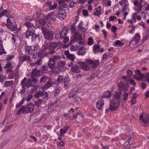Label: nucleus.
I'll use <instances>...</instances> for the list:
<instances>
[{
    "mask_svg": "<svg viewBox=\"0 0 149 149\" xmlns=\"http://www.w3.org/2000/svg\"><path fill=\"white\" fill-rule=\"evenodd\" d=\"M128 94L126 93H124L123 94V97L124 100L126 101L127 100L128 97Z\"/></svg>",
    "mask_w": 149,
    "mask_h": 149,
    "instance_id": "nucleus-63",
    "label": "nucleus"
},
{
    "mask_svg": "<svg viewBox=\"0 0 149 149\" xmlns=\"http://www.w3.org/2000/svg\"><path fill=\"white\" fill-rule=\"evenodd\" d=\"M140 38V36L139 33L136 34L134 36V38L132 39L130 42V44L132 42L135 41V43L136 44L139 41Z\"/></svg>",
    "mask_w": 149,
    "mask_h": 149,
    "instance_id": "nucleus-20",
    "label": "nucleus"
},
{
    "mask_svg": "<svg viewBox=\"0 0 149 149\" xmlns=\"http://www.w3.org/2000/svg\"><path fill=\"white\" fill-rule=\"evenodd\" d=\"M34 32V30L29 29L26 30L25 33V36L27 38H28L29 36H32Z\"/></svg>",
    "mask_w": 149,
    "mask_h": 149,
    "instance_id": "nucleus-29",
    "label": "nucleus"
},
{
    "mask_svg": "<svg viewBox=\"0 0 149 149\" xmlns=\"http://www.w3.org/2000/svg\"><path fill=\"white\" fill-rule=\"evenodd\" d=\"M63 76L61 75L58 76L57 79V81L59 83H61L63 82Z\"/></svg>",
    "mask_w": 149,
    "mask_h": 149,
    "instance_id": "nucleus-49",
    "label": "nucleus"
},
{
    "mask_svg": "<svg viewBox=\"0 0 149 149\" xmlns=\"http://www.w3.org/2000/svg\"><path fill=\"white\" fill-rule=\"evenodd\" d=\"M60 91V90L58 88H56L54 91V95L57 96Z\"/></svg>",
    "mask_w": 149,
    "mask_h": 149,
    "instance_id": "nucleus-53",
    "label": "nucleus"
},
{
    "mask_svg": "<svg viewBox=\"0 0 149 149\" xmlns=\"http://www.w3.org/2000/svg\"><path fill=\"white\" fill-rule=\"evenodd\" d=\"M81 101V98L78 97H75L74 99V101L75 103L79 102Z\"/></svg>",
    "mask_w": 149,
    "mask_h": 149,
    "instance_id": "nucleus-62",
    "label": "nucleus"
},
{
    "mask_svg": "<svg viewBox=\"0 0 149 149\" xmlns=\"http://www.w3.org/2000/svg\"><path fill=\"white\" fill-rule=\"evenodd\" d=\"M42 60V57H40L38 60L35 62L33 63H30V65L32 67H38L39 65H41L42 64L41 61Z\"/></svg>",
    "mask_w": 149,
    "mask_h": 149,
    "instance_id": "nucleus-22",
    "label": "nucleus"
},
{
    "mask_svg": "<svg viewBox=\"0 0 149 149\" xmlns=\"http://www.w3.org/2000/svg\"><path fill=\"white\" fill-rule=\"evenodd\" d=\"M124 43L119 40L116 41L115 42V45L116 46L121 47L123 45Z\"/></svg>",
    "mask_w": 149,
    "mask_h": 149,
    "instance_id": "nucleus-41",
    "label": "nucleus"
},
{
    "mask_svg": "<svg viewBox=\"0 0 149 149\" xmlns=\"http://www.w3.org/2000/svg\"><path fill=\"white\" fill-rule=\"evenodd\" d=\"M55 62L54 60L52 58H50L49 59L48 66L49 68L51 69H53L55 66Z\"/></svg>",
    "mask_w": 149,
    "mask_h": 149,
    "instance_id": "nucleus-21",
    "label": "nucleus"
},
{
    "mask_svg": "<svg viewBox=\"0 0 149 149\" xmlns=\"http://www.w3.org/2000/svg\"><path fill=\"white\" fill-rule=\"evenodd\" d=\"M68 127L67 126L64 127L63 129H61L60 130V134L61 136L63 135L65 133L66 131L68 129Z\"/></svg>",
    "mask_w": 149,
    "mask_h": 149,
    "instance_id": "nucleus-34",
    "label": "nucleus"
},
{
    "mask_svg": "<svg viewBox=\"0 0 149 149\" xmlns=\"http://www.w3.org/2000/svg\"><path fill=\"white\" fill-rule=\"evenodd\" d=\"M13 68V66L11 64V63L8 62L7 63L5 64L4 66V68L6 69H8L9 68Z\"/></svg>",
    "mask_w": 149,
    "mask_h": 149,
    "instance_id": "nucleus-45",
    "label": "nucleus"
},
{
    "mask_svg": "<svg viewBox=\"0 0 149 149\" xmlns=\"http://www.w3.org/2000/svg\"><path fill=\"white\" fill-rule=\"evenodd\" d=\"M71 0H59V3L60 5V7H59V10H64L63 8H66L68 7L67 4L66 3H63L61 4L62 3L64 2H68Z\"/></svg>",
    "mask_w": 149,
    "mask_h": 149,
    "instance_id": "nucleus-13",
    "label": "nucleus"
},
{
    "mask_svg": "<svg viewBox=\"0 0 149 149\" xmlns=\"http://www.w3.org/2000/svg\"><path fill=\"white\" fill-rule=\"evenodd\" d=\"M24 24L28 28H29L33 26V23H30L29 22H25Z\"/></svg>",
    "mask_w": 149,
    "mask_h": 149,
    "instance_id": "nucleus-50",
    "label": "nucleus"
},
{
    "mask_svg": "<svg viewBox=\"0 0 149 149\" xmlns=\"http://www.w3.org/2000/svg\"><path fill=\"white\" fill-rule=\"evenodd\" d=\"M34 105L32 103H30L26 106H23L17 112L16 114L18 115L21 112L23 113H31L34 110Z\"/></svg>",
    "mask_w": 149,
    "mask_h": 149,
    "instance_id": "nucleus-1",
    "label": "nucleus"
},
{
    "mask_svg": "<svg viewBox=\"0 0 149 149\" xmlns=\"http://www.w3.org/2000/svg\"><path fill=\"white\" fill-rule=\"evenodd\" d=\"M6 52L5 51L2 44L0 45V55H2L3 54H6Z\"/></svg>",
    "mask_w": 149,
    "mask_h": 149,
    "instance_id": "nucleus-38",
    "label": "nucleus"
},
{
    "mask_svg": "<svg viewBox=\"0 0 149 149\" xmlns=\"http://www.w3.org/2000/svg\"><path fill=\"white\" fill-rule=\"evenodd\" d=\"M48 77L46 75L43 76L40 78V83H44L47 79Z\"/></svg>",
    "mask_w": 149,
    "mask_h": 149,
    "instance_id": "nucleus-44",
    "label": "nucleus"
},
{
    "mask_svg": "<svg viewBox=\"0 0 149 149\" xmlns=\"http://www.w3.org/2000/svg\"><path fill=\"white\" fill-rule=\"evenodd\" d=\"M68 28L66 27H64L60 33V37L63 39L67 34Z\"/></svg>",
    "mask_w": 149,
    "mask_h": 149,
    "instance_id": "nucleus-19",
    "label": "nucleus"
},
{
    "mask_svg": "<svg viewBox=\"0 0 149 149\" xmlns=\"http://www.w3.org/2000/svg\"><path fill=\"white\" fill-rule=\"evenodd\" d=\"M78 48V46L77 45L71 46L70 48L71 51H76Z\"/></svg>",
    "mask_w": 149,
    "mask_h": 149,
    "instance_id": "nucleus-52",
    "label": "nucleus"
},
{
    "mask_svg": "<svg viewBox=\"0 0 149 149\" xmlns=\"http://www.w3.org/2000/svg\"><path fill=\"white\" fill-rule=\"evenodd\" d=\"M88 44L91 45L94 44V40L91 37H89L88 39Z\"/></svg>",
    "mask_w": 149,
    "mask_h": 149,
    "instance_id": "nucleus-47",
    "label": "nucleus"
},
{
    "mask_svg": "<svg viewBox=\"0 0 149 149\" xmlns=\"http://www.w3.org/2000/svg\"><path fill=\"white\" fill-rule=\"evenodd\" d=\"M42 33H43L45 39L50 40H52L53 39L54 33L52 31H48L43 28H42Z\"/></svg>",
    "mask_w": 149,
    "mask_h": 149,
    "instance_id": "nucleus-2",
    "label": "nucleus"
},
{
    "mask_svg": "<svg viewBox=\"0 0 149 149\" xmlns=\"http://www.w3.org/2000/svg\"><path fill=\"white\" fill-rule=\"evenodd\" d=\"M123 78L124 79V82L126 85L128 87V86L130 84H133L134 86H135L136 83L134 82V81L132 79H127V77L125 76H123Z\"/></svg>",
    "mask_w": 149,
    "mask_h": 149,
    "instance_id": "nucleus-16",
    "label": "nucleus"
},
{
    "mask_svg": "<svg viewBox=\"0 0 149 149\" xmlns=\"http://www.w3.org/2000/svg\"><path fill=\"white\" fill-rule=\"evenodd\" d=\"M127 86L125 82H121L118 85V88L120 91H126L128 90Z\"/></svg>",
    "mask_w": 149,
    "mask_h": 149,
    "instance_id": "nucleus-15",
    "label": "nucleus"
},
{
    "mask_svg": "<svg viewBox=\"0 0 149 149\" xmlns=\"http://www.w3.org/2000/svg\"><path fill=\"white\" fill-rule=\"evenodd\" d=\"M86 53V48L83 47H80L77 52V54L79 55L83 56Z\"/></svg>",
    "mask_w": 149,
    "mask_h": 149,
    "instance_id": "nucleus-24",
    "label": "nucleus"
},
{
    "mask_svg": "<svg viewBox=\"0 0 149 149\" xmlns=\"http://www.w3.org/2000/svg\"><path fill=\"white\" fill-rule=\"evenodd\" d=\"M142 7L139 5L138 6L135 8V10L137 12V13H139L141 11H142L141 9Z\"/></svg>",
    "mask_w": 149,
    "mask_h": 149,
    "instance_id": "nucleus-46",
    "label": "nucleus"
},
{
    "mask_svg": "<svg viewBox=\"0 0 149 149\" xmlns=\"http://www.w3.org/2000/svg\"><path fill=\"white\" fill-rule=\"evenodd\" d=\"M59 45L58 42H50L48 45L49 51L48 53L50 54H53L55 52V49Z\"/></svg>",
    "mask_w": 149,
    "mask_h": 149,
    "instance_id": "nucleus-4",
    "label": "nucleus"
},
{
    "mask_svg": "<svg viewBox=\"0 0 149 149\" xmlns=\"http://www.w3.org/2000/svg\"><path fill=\"white\" fill-rule=\"evenodd\" d=\"M38 79H35L34 78V79H32V80H31V84H32L33 85H34V86L37 83Z\"/></svg>",
    "mask_w": 149,
    "mask_h": 149,
    "instance_id": "nucleus-60",
    "label": "nucleus"
},
{
    "mask_svg": "<svg viewBox=\"0 0 149 149\" xmlns=\"http://www.w3.org/2000/svg\"><path fill=\"white\" fill-rule=\"evenodd\" d=\"M64 85L67 87L70 83V80L69 79L68 77L67 76L64 79Z\"/></svg>",
    "mask_w": 149,
    "mask_h": 149,
    "instance_id": "nucleus-35",
    "label": "nucleus"
},
{
    "mask_svg": "<svg viewBox=\"0 0 149 149\" xmlns=\"http://www.w3.org/2000/svg\"><path fill=\"white\" fill-rule=\"evenodd\" d=\"M82 37L81 35L77 32L75 33L73 35L71 40L73 42H76L82 40Z\"/></svg>",
    "mask_w": 149,
    "mask_h": 149,
    "instance_id": "nucleus-11",
    "label": "nucleus"
},
{
    "mask_svg": "<svg viewBox=\"0 0 149 149\" xmlns=\"http://www.w3.org/2000/svg\"><path fill=\"white\" fill-rule=\"evenodd\" d=\"M21 85L22 87L23 88L26 87L27 88H29L32 86H33L34 85L31 84V79H29L27 80V79L24 78L23 79L21 82Z\"/></svg>",
    "mask_w": 149,
    "mask_h": 149,
    "instance_id": "nucleus-6",
    "label": "nucleus"
},
{
    "mask_svg": "<svg viewBox=\"0 0 149 149\" xmlns=\"http://www.w3.org/2000/svg\"><path fill=\"white\" fill-rule=\"evenodd\" d=\"M25 52L28 54H34L33 49L31 46H26L25 48Z\"/></svg>",
    "mask_w": 149,
    "mask_h": 149,
    "instance_id": "nucleus-23",
    "label": "nucleus"
},
{
    "mask_svg": "<svg viewBox=\"0 0 149 149\" xmlns=\"http://www.w3.org/2000/svg\"><path fill=\"white\" fill-rule=\"evenodd\" d=\"M65 55L68 59H70L72 61H74L75 58L74 55L70 54L68 51H65Z\"/></svg>",
    "mask_w": 149,
    "mask_h": 149,
    "instance_id": "nucleus-26",
    "label": "nucleus"
},
{
    "mask_svg": "<svg viewBox=\"0 0 149 149\" xmlns=\"http://www.w3.org/2000/svg\"><path fill=\"white\" fill-rule=\"evenodd\" d=\"M14 57V55L8 56L6 58V60L7 61H9Z\"/></svg>",
    "mask_w": 149,
    "mask_h": 149,
    "instance_id": "nucleus-56",
    "label": "nucleus"
},
{
    "mask_svg": "<svg viewBox=\"0 0 149 149\" xmlns=\"http://www.w3.org/2000/svg\"><path fill=\"white\" fill-rule=\"evenodd\" d=\"M139 119L140 123L144 124L147 123L149 121V114H141L140 116Z\"/></svg>",
    "mask_w": 149,
    "mask_h": 149,
    "instance_id": "nucleus-8",
    "label": "nucleus"
},
{
    "mask_svg": "<svg viewBox=\"0 0 149 149\" xmlns=\"http://www.w3.org/2000/svg\"><path fill=\"white\" fill-rule=\"evenodd\" d=\"M136 93H134L133 94L132 100H131V103L132 104H135L136 103V97L134 96H136Z\"/></svg>",
    "mask_w": 149,
    "mask_h": 149,
    "instance_id": "nucleus-42",
    "label": "nucleus"
},
{
    "mask_svg": "<svg viewBox=\"0 0 149 149\" xmlns=\"http://www.w3.org/2000/svg\"><path fill=\"white\" fill-rule=\"evenodd\" d=\"M41 97L44 98H47L48 97V95L47 92L45 91L41 92Z\"/></svg>",
    "mask_w": 149,
    "mask_h": 149,
    "instance_id": "nucleus-48",
    "label": "nucleus"
},
{
    "mask_svg": "<svg viewBox=\"0 0 149 149\" xmlns=\"http://www.w3.org/2000/svg\"><path fill=\"white\" fill-rule=\"evenodd\" d=\"M122 93L121 91L116 92L113 96L114 98L115 99H118L120 97V95Z\"/></svg>",
    "mask_w": 149,
    "mask_h": 149,
    "instance_id": "nucleus-37",
    "label": "nucleus"
},
{
    "mask_svg": "<svg viewBox=\"0 0 149 149\" xmlns=\"http://www.w3.org/2000/svg\"><path fill=\"white\" fill-rule=\"evenodd\" d=\"M110 105L109 107L110 109L112 111H115L117 110L120 105L119 100L113 99L110 101Z\"/></svg>",
    "mask_w": 149,
    "mask_h": 149,
    "instance_id": "nucleus-3",
    "label": "nucleus"
},
{
    "mask_svg": "<svg viewBox=\"0 0 149 149\" xmlns=\"http://www.w3.org/2000/svg\"><path fill=\"white\" fill-rule=\"evenodd\" d=\"M6 16L8 17V18H13V16L9 12H8L7 10V12L5 13Z\"/></svg>",
    "mask_w": 149,
    "mask_h": 149,
    "instance_id": "nucleus-58",
    "label": "nucleus"
},
{
    "mask_svg": "<svg viewBox=\"0 0 149 149\" xmlns=\"http://www.w3.org/2000/svg\"><path fill=\"white\" fill-rule=\"evenodd\" d=\"M57 6V3H54L53 5L52 6H50V7L49 8V9L50 10H52L56 8Z\"/></svg>",
    "mask_w": 149,
    "mask_h": 149,
    "instance_id": "nucleus-64",
    "label": "nucleus"
},
{
    "mask_svg": "<svg viewBox=\"0 0 149 149\" xmlns=\"http://www.w3.org/2000/svg\"><path fill=\"white\" fill-rule=\"evenodd\" d=\"M81 70V67L79 66L76 65H74L71 68V71L74 73H79L80 72Z\"/></svg>",
    "mask_w": 149,
    "mask_h": 149,
    "instance_id": "nucleus-18",
    "label": "nucleus"
},
{
    "mask_svg": "<svg viewBox=\"0 0 149 149\" xmlns=\"http://www.w3.org/2000/svg\"><path fill=\"white\" fill-rule=\"evenodd\" d=\"M13 81L12 80L6 81L4 82V86L6 87H9L12 85Z\"/></svg>",
    "mask_w": 149,
    "mask_h": 149,
    "instance_id": "nucleus-33",
    "label": "nucleus"
},
{
    "mask_svg": "<svg viewBox=\"0 0 149 149\" xmlns=\"http://www.w3.org/2000/svg\"><path fill=\"white\" fill-rule=\"evenodd\" d=\"M129 11L128 6L127 5H125L122 10V13L124 15H127L128 14V12Z\"/></svg>",
    "mask_w": 149,
    "mask_h": 149,
    "instance_id": "nucleus-28",
    "label": "nucleus"
},
{
    "mask_svg": "<svg viewBox=\"0 0 149 149\" xmlns=\"http://www.w3.org/2000/svg\"><path fill=\"white\" fill-rule=\"evenodd\" d=\"M18 60L19 62L21 63L24 62L29 63L32 61L31 57L29 56L26 55L19 56L18 57Z\"/></svg>",
    "mask_w": 149,
    "mask_h": 149,
    "instance_id": "nucleus-7",
    "label": "nucleus"
},
{
    "mask_svg": "<svg viewBox=\"0 0 149 149\" xmlns=\"http://www.w3.org/2000/svg\"><path fill=\"white\" fill-rule=\"evenodd\" d=\"M61 101L59 99L56 100L53 103V106L54 107L58 106L61 103Z\"/></svg>",
    "mask_w": 149,
    "mask_h": 149,
    "instance_id": "nucleus-36",
    "label": "nucleus"
},
{
    "mask_svg": "<svg viewBox=\"0 0 149 149\" xmlns=\"http://www.w3.org/2000/svg\"><path fill=\"white\" fill-rule=\"evenodd\" d=\"M48 69V67L46 65H42L41 66L40 69L39 70L41 75L43 74L44 73H46Z\"/></svg>",
    "mask_w": 149,
    "mask_h": 149,
    "instance_id": "nucleus-25",
    "label": "nucleus"
},
{
    "mask_svg": "<svg viewBox=\"0 0 149 149\" xmlns=\"http://www.w3.org/2000/svg\"><path fill=\"white\" fill-rule=\"evenodd\" d=\"M24 101V99H22L18 104H17L16 105L15 107L17 109L21 106L23 103Z\"/></svg>",
    "mask_w": 149,
    "mask_h": 149,
    "instance_id": "nucleus-51",
    "label": "nucleus"
},
{
    "mask_svg": "<svg viewBox=\"0 0 149 149\" xmlns=\"http://www.w3.org/2000/svg\"><path fill=\"white\" fill-rule=\"evenodd\" d=\"M78 64L81 66V68L85 70H88L90 69V67L88 63L86 62V60L85 62H78Z\"/></svg>",
    "mask_w": 149,
    "mask_h": 149,
    "instance_id": "nucleus-9",
    "label": "nucleus"
},
{
    "mask_svg": "<svg viewBox=\"0 0 149 149\" xmlns=\"http://www.w3.org/2000/svg\"><path fill=\"white\" fill-rule=\"evenodd\" d=\"M6 26L7 28L11 31H15L17 29L16 23L15 22H12L9 18H8L7 19Z\"/></svg>",
    "mask_w": 149,
    "mask_h": 149,
    "instance_id": "nucleus-5",
    "label": "nucleus"
},
{
    "mask_svg": "<svg viewBox=\"0 0 149 149\" xmlns=\"http://www.w3.org/2000/svg\"><path fill=\"white\" fill-rule=\"evenodd\" d=\"M75 23H73L71 25L70 29L72 32H74L75 31Z\"/></svg>",
    "mask_w": 149,
    "mask_h": 149,
    "instance_id": "nucleus-59",
    "label": "nucleus"
},
{
    "mask_svg": "<svg viewBox=\"0 0 149 149\" xmlns=\"http://www.w3.org/2000/svg\"><path fill=\"white\" fill-rule=\"evenodd\" d=\"M104 101L102 99L99 100L96 103V107L99 110L103 108L104 105Z\"/></svg>",
    "mask_w": 149,
    "mask_h": 149,
    "instance_id": "nucleus-17",
    "label": "nucleus"
},
{
    "mask_svg": "<svg viewBox=\"0 0 149 149\" xmlns=\"http://www.w3.org/2000/svg\"><path fill=\"white\" fill-rule=\"evenodd\" d=\"M42 101L43 100L42 99H39L38 100L36 101L35 103V106L37 107H39L42 102Z\"/></svg>",
    "mask_w": 149,
    "mask_h": 149,
    "instance_id": "nucleus-43",
    "label": "nucleus"
},
{
    "mask_svg": "<svg viewBox=\"0 0 149 149\" xmlns=\"http://www.w3.org/2000/svg\"><path fill=\"white\" fill-rule=\"evenodd\" d=\"M53 84L51 82L48 81L42 87V89L43 90H46L49 87L52 86Z\"/></svg>",
    "mask_w": 149,
    "mask_h": 149,
    "instance_id": "nucleus-31",
    "label": "nucleus"
},
{
    "mask_svg": "<svg viewBox=\"0 0 149 149\" xmlns=\"http://www.w3.org/2000/svg\"><path fill=\"white\" fill-rule=\"evenodd\" d=\"M39 75H41L39 70H38L36 68L32 69L31 75L32 79H34Z\"/></svg>",
    "mask_w": 149,
    "mask_h": 149,
    "instance_id": "nucleus-12",
    "label": "nucleus"
},
{
    "mask_svg": "<svg viewBox=\"0 0 149 149\" xmlns=\"http://www.w3.org/2000/svg\"><path fill=\"white\" fill-rule=\"evenodd\" d=\"M57 65L58 66L63 67L65 65V63L64 61L60 60L58 62Z\"/></svg>",
    "mask_w": 149,
    "mask_h": 149,
    "instance_id": "nucleus-40",
    "label": "nucleus"
},
{
    "mask_svg": "<svg viewBox=\"0 0 149 149\" xmlns=\"http://www.w3.org/2000/svg\"><path fill=\"white\" fill-rule=\"evenodd\" d=\"M82 13L83 15L85 16H88V11L86 10L83 9L82 10Z\"/></svg>",
    "mask_w": 149,
    "mask_h": 149,
    "instance_id": "nucleus-57",
    "label": "nucleus"
},
{
    "mask_svg": "<svg viewBox=\"0 0 149 149\" xmlns=\"http://www.w3.org/2000/svg\"><path fill=\"white\" fill-rule=\"evenodd\" d=\"M139 76L136 75L134 76V78L137 80L139 81H143V79L145 77V76L142 73H141V74L139 75Z\"/></svg>",
    "mask_w": 149,
    "mask_h": 149,
    "instance_id": "nucleus-30",
    "label": "nucleus"
},
{
    "mask_svg": "<svg viewBox=\"0 0 149 149\" xmlns=\"http://www.w3.org/2000/svg\"><path fill=\"white\" fill-rule=\"evenodd\" d=\"M41 92H38L36 93L34 95V97L35 98H39L41 96Z\"/></svg>",
    "mask_w": 149,
    "mask_h": 149,
    "instance_id": "nucleus-54",
    "label": "nucleus"
},
{
    "mask_svg": "<svg viewBox=\"0 0 149 149\" xmlns=\"http://www.w3.org/2000/svg\"><path fill=\"white\" fill-rule=\"evenodd\" d=\"M59 10L58 14L57 15V17L59 19L62 21L65 17L66 14L64 10Z\"/></svg>",
    "mask_w": 149,
    "mask_h": 149,
    "instance_id": "nucleus-14",
    "label": "nucleus"
},
{
    "mask_svg": "<svg viewBox=\"0 0 149 149\" xmlns=\"http://www.w3.org/2000/svg\"><path fill=\"white\" fill-rule=\"evenodd\" d=\"M101 7L100 6L96 8L95 9V11L93 13L94 15H96L99 17L102 13Z\"/></svg>",
    "mask_w": 149,
    "mask_h": 149,
    "instance_id": "nucleus-27",
    "label": "nucleus"
},
{
    "mask_svg": "<svg viewBox=\"0 0 149 149\" xmlns=\"http://www.w3.org/2000/svg\"><path fill=\"white\" fill-rule=\"evenodd\" d=\"M86 61L89 64L93 65L92 68H96L99 64V60L93 61L91 59H88L86 60Z\"/></svg>",
    "mask_w": 149,
    "mask_h": 149,
    "instance_id": "nucleus-10",
    "label": "nucleus"
},
{
    "mask_svg": "<svg viewBox=\"0 0 149 149\" xmlns=\"http://www.w3.org/2000/svg\"><path fill=\"white\" fill-rule=\"evenodd\" d=\"M39 23L42 25H44L46 24V22L44 19H42L39 20Z\"/></svg>",
    "mask_w": 149,
    "mask_h": 149,
    "instance_id": "nucleus-61",
    "label": "nucleus"
},
{
    "mask_svg": "<svg viewBox=\"0 0 149 149\" xmlns=\"http://www.w3.org/2000/svg\"><path fill=\"white\" fill-rule=\"evenodd\" d=\"M107 52H106L102 56V60H106L108 58H109L108 56Z\"/></svg>",
    "mask_w": 149,
    "mask_h": 149,
    "instance_id": "nucleus-55",
    "label": "nucleus"
},
{
    "mask_svg": "<svg viewBox=\"0 0 149 149\" xmlns=\"http://www.w3.org/2000/svg\"><path fill=\"white\" fill-rule=\"evenodd\" d=\"M147 3L145 0H140L139 5L142 7L146 6L147 5Z\"/></svg>",
    "mask_w": 149,
    "mask_h": 149,
    "instance_id": "nucleus-39",
    "label": "nucleus"
},
{
    "mask_svg": "<svg viewBox=\"0 0 149 149\" xmlns=\"http://www.w3.org/2000/svg\"><path fill=\"white\" fill-rule=\"evenodd\" d=\"M100 46L99 45H95L93 46V51L95 54H97L99 52Z\"/></svg>",
    "mask_w": 149,
    "mask_h": 149,
    "instance_id": "nucleus-32",
    "label": "nucleus"
}]
</instances>
